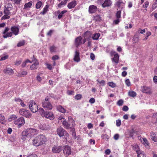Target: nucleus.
<instances>
[{
    "label": "nucleus",
    "instance_id": "obj_2",
    "mask_svg": "<svg viewBox=\"0 0 157 157\" xmlns=\"http://www.w3.org/2000/svg\"><path fill=\"white\" fill-rule=\"evenodd\" d=\"M20 114L27 118H30L32 117V114L28 110L24 109H22L19 111Z\"/></svg>",
    "mask_w": 157,
    "mask_h": 157
},
{
    "label": "nucleus",
    "instance_id": "obj_35",
    "mask_svg": "<svg viewBox=\"0 0 157 157\" xmlns=\"http://www.w3.org/2000/svg\"><path fill=\"white\" fill-rule=\"evenodd\" d=\"M135 131L134 129H132L129 132V135L130 137L133 138L134 136Z\"/></svg>",
    "mask_w": 157,
    "mask_h": 157
},
{
    "label": "nucleus",
    "instance_id": "obj_61",
    "mask_svg": "<svg viewBox=\"0 0 157 157\" xmlns=\"http://www.w3.org/2000/svg\"><path fill=\"white\" fill-rule=\"evenodd\" d=\"M89 102L91 103H93L95 102V100L94 98H91L90 99Z\"/></svg>",
    "mask_w": 157,
    "mask_h": 157
},
{
    "label": "nucleus",
    "instance_id": "obj_53",
    "mask_svg": "<svg viewBox=\"0 0 157 157\" xmlns=\"http://www.w3.org/2000/svg\"><path fill=\"white\" fill-rule=\"evenodd\" d=\"M9 6L7 7L5 9L7 10L8 11H10L12 9V6L11 5H9Z\"/></svg>",
    "mask_w": 157,
    "mask_h": 157
},
{
    "label": "nucleus",
    "instance_id": "obj_51",
    "mask_svg": "<svg viewBox=\"0 0 157 157\" xmlns=\"http://www.w3.org/2000/svg\"><path fill=\"white\" fill-rule=\"evenodd\" d=\"M50 50L51 52H55L56 50V48L54 46H52L50 47Z\"/></svg>",
    "mask_w": 157,
    "mask_h": 157
},
{
    "label": "nucleus",
    "instance_id": "obj_30",
    "mask_svg": "<svg viewBox=\"0 0 157 157\" xmlns=\"http://www.w3.org/2000/svg\"><path fill=\"white\" fill-rule=\"evenodd\" d=\"M33 2L30 1L29 2L25 4L24 6V9H27L28 8H30L32 5Z\"/></svg>",
    "mask_w": 157,
    "mask_h": 157
},
{
    "label": "nucleus",
    "instance_id": "obj_45",
    "mask_svg": "<svg viewBox=\"0 0 157 157\" xmlns=\"http://www.w3.org/2000/svg\"><path fill=\"white\" fill-rule=\"evenodd\" d=\"M94 20L96 21H100L101 19L99 15H96L94 17Z\"/></svg>",
    "mask_w": 157,
    "mask_h": 157
},
{
    "label": "nucleus",
    "instance_id": "obj_34",
    "mask_svg": "<svg viewBox=\"0 0 157 157\" xmlns=\"http://www.w3.org/2000/svg\"><path fill=\"white\" fill-rule=\"evenodd\" d=\"M3 34V37L4 38H6L8 37H11L12 35V33L11 32L8 33H6L5 34Z\"/></svg>",
    "mask_w": 157,
    "mask_h": 157
},
{
    "label": "nucleus",
    "instance_id": "obj_22",
    "mask_svg": "<svg viewBox=\"0 0 157 157\" xmlns=\"http://www.w3.org/2000/svg\"><path fill=\"white\" fill-rule=\"evenodd\" d=\"M39 62L36 61L33 63V64L30 66V68L31 70H35L37 69L38 67Z\"/></svg>",
    "mask_w": 157,
    "mask_h": 157
},
{
    "label": "nucleus",
    "instance_id": "obj_14",
    "mask_svg": "<svg viewBox=\"0 0 157 157\" xmlns=\"http://www.w3.org/2000/svg\"><path fill=\"white\" fill-rule=\"evenodd\" d=\"M11 30L12 31L11 32L12 33V34L13 33L15 35H17L19 33V29L16 26H12L11 28Z\"/></svg>",
    "mask_w": 157,
    "mask_h": 157
},
{
    "label": "nucleus",
    "instance_id": "obj_48",
    "mask_svg": "<svg viewBox=\"0 0 157 157\" xmlns=\"http://www.w3.org/2000/svg\"><path fill=\"white\" fill-rule=\"evenodd\" d=\"M108 85L114 88L116 86V84L113 82H110L108 83Z\"/></svg>",
    "mask_w": 157,
    "mask_h": 157
},
{
    "label": "nucleus",
    "instance_id": "obj_17",
    "mask_svg": "<svg viewBox=\"0 0 157 157\" xmlns=\"http://www.w3.org/2000/svg\"><path fill=\"white\" fill-rule=\"evenodd\" d=\"M76 2L75 1H72L68 4L67 5V7L69 9L74 8L76 6Z\"/></svg>",
    "mask_w": 157,
    "mask_h": 157
},
{
    "label": "nucleus",
    "instance_id": "obj_3",
    "mask_svg": "<svg viewBox=\"0 0 157 157\" xmlns=\"http://www.w3.org/2000/svg\"><path fill=\"white\" fill-rule=\"evenodd\" d=\"M57 134L60 137H61L65 136L66 138L69 136V134L67 132L62 128L59 127L57 129Z\"/></svg>",
    "mask_w": 157,
    "mask_h": 157
},
{
    "label": "nucleus",
    "instance_id": "obj_63",
    "mask_svg": "<svg viewBox=\"0 0 157 157\" xmlns=\"http://www.w3.org/2000/svg\"><path fill=\"white\" fill-rule=\"evenodd\" d=\"M90 58L92 60H94L95 59L94 55L93 53H91L90 55Z\"/></svg>",
    "mask_w": 157,
    "mask_h": 157
},
{
    "label": "nucleus",
    "instance_id": "obj_32",
    "mask_svg": "<svg viewBox=\"0 0 157 157\" xmlns=\"http://www.w3.org/2000/svg\"><path fill=\"white\" fill-rule=\"evenodd\" d=\"M0 123L4 124L6 123L5 118L4 116L0 114Z\"/></svg>",
    "mask_w": 157,
    "mask_h": 157
},
{
    "label": "nucleus",
    "instance_id": "obj_25",
    "mask_svg": "<svg viewBox=\"0 0 157 157\" xmlns=\"http://www.w3.org/2000/svg\"><path fill=\"white\" fill-rule=\"evenodd\" d=\"M27 73L26 71H23L18 72L17 76L19 77H24L27 75Z\"/></svg>",
    "mask_w": 157,
    "mask_h": 157
},
{
    "label": "nucleus",
    "instance_id": "obj_16",
    "mask_svg": "<svg viewBox=\"0 0 157 157\" xmlns=\"http://www.w3.org/2000/svg\"><path fill=\"white\" fill-rule=\"evenodd\" d=\"M115 6L119 8H122L124 6V3L122 0H118L115 4Z\"/></svg>",
    "mask_w": 157,
    "mask_h": 157
},
{
    "label": "nucleus",
    "instance_id": "obj_4",
    "mask_svg": "<svg viewBox=\"0 0 157 157\" xmlns=\"http://www.w3.org/2000/svg\"><path fill=\"white\" fill-rule=\"evenodd\" d=\"M29 107L30 110L33 113H36L38 110V106L36 105L35 102H33V100L29 101Z\"/></svg>",
    "mask_w": 157,
    "mask_h": 157
},
{
    "label": "nucleus",
    "instance_id": "obj_31",
    "mask_svg": "<svg viewBox=\"0 0 157 157\" xmlns=\"http://www.w3.org/2000/svg\"><path fill=\"white\" fill-rule=\"evenodd\" d=\"M3 72L4 73L6 74H9L10 73H13V70L12 69L8 68L6 69H4L3 70Z\"/></svg>",
    "mask_w": 157,
    "mask_h": 157
},
{
    "label": "nucleus",
    "instance_id": "obj_15",
    "mask_svg": "<svg viewBox=\"0 0 157 157\" xmlns=\"http://www.w3.org/2000/svg\"><path fill=\"white\" fill-rule=\"evenodd\" d=\"M97 7L94 5H90L89 8V12L90 13H94L97 10Z\"/></svg>",
    "mask_w": 157,
    "mask_h": 157
},
{
    "label": "nucleus",
    "instance_id": "obj_38",
    "mask_svg": "<svg viewBox=\"0 0 157 157\" xmlns=\"http://www.w3.org/2000/svg\"><path fill=\"white\" fill-rule=\"evenodd\" d=\"M67 12L66 10H64L62 11L59 14L58 16V18L59 19H61L63 16V15Z\"/></svg>",
    "mask_w": 157,
    "mask_h": 157
},
{
    "label": "nucleus",
    "instance_id": "obj_39",
    "mask_svg": "<svg viewBox=\"0 0 157 157\" xmlns=\"http://www.w3.org/2000/svg\"><path fill=\"white\" fill-rule=\"evenodd\" d=\"M68 1V0H65L64 1H62L58 5V7H61L62 5H65L67 3Z\"/></svg>",
    "mask_w": 157,
    "mask_h": 157
},
{
    "label": "nucleus",
    "instance_id": "obj_56",
    "mask_svg": "<svg viewBox=\"0 0 157 157\" xmlns=\"http://www.w3.org/2000/svg\"><path fill=\"white\" fill-rule=\"evenodd\" d=\"M8 57V55H6L4 56H2L1 59H0V60H6L7 59Z\"/></svg>",
    "mask_w": 157,
    "mask_h": 157
},
{
    "label": "nucleus",
    "instance_id": "obj_6",
    "mask_svg": "<svg viewBox=\"0 0 157 157\" xmlns=\"http://www.w3.org/2000/svg\"><path fill=\"white\" fill-rule=\"evenodd\" d=\"M26 131L30 137L36 134L38 132V131L36 129H27Z\"/></svg>",
    "mask_w": 157,
    "mask_h": 157
},
{
    "label": "nucleus",
    "instance_id": "obj_20",
    "mask_svg": "<svg viewBox=\"0 0 157 157\" xmlns=\"http://www.w3.org/2000/svg\"><path fill=\"white\" fill-rule=\"evenodd\" d=\"M22 137L21 139L23 140H25L27 138H29L30 137L28 136V134L27 132L26 131H23L22 132Z\"/></svg>",
    "mask_w": 157,
    "mask_h": 157
},
{
    "label": "nucleus",
    "instance_id": "obj_54",
    "mask_svg": "<svg viewBox=\"0 0 157 157\" xmlns=\"http://www.w3.org/2000/svg\"><path fill=\"white\" fill-rule=\"evenodd\" d=\"M125 82L126 85L128 86H129L131 85V83L130 82V80L129 79H126L125 81Z\"/></svg>",
    "mask_w": 157,
    "mask_h": 157
},
{
    "label": "nucleus",
    "instance_id": "obj_36",
    "mask_svg": "<svg viewBox=\"0 0 157 157\" xmlns=\"http://www.w3.org/2000/svg\"><path fill=\"white\" fill-rule=\"evenodd\" d=\"M71 132L72 133L73 138L74 139H76L77 137L75 128H72L71 130Z\"/></svg>",
    "mask_w": 157,
    "mask_h": 157
},
{
    "label": "nucleus",
    "instance_id": "obj_37",
    "mask_svg": "<svg viewBox=\"0 0 157 157\" xmlns=\"http://www.w3.org/2000/svg\"><path fill=\"white\" fill-rule=\"evenodd\" d=\"M100 36V35L99 33L94 34L93 36H92V38L94 40H97L98 39Z\"/></svg>",
    "mask_w": 157,
    "mask_h": 157
},
{
    "label": "nucleus",
    "instance_id": "obj_19",
    "mask_svg": "<svg viewBox=\"0 0 157 157\" xmlns=\"http://www.w3.org/2000/svg\"><path fill=\"white\" fill-rule=\"evenodd\" d=\"M63 125L64 127L67 129H68L71 128V124L66 120H64L63 122Z\"/></svg>",
    "mask_w": 157,
    "mask_h": 157
},
{
    "label": "nucleus",
    "instance_id": "obj_60",
    "mask_svg": "<svg viewBox=\"0 0 157 157\" xmlns=\"http://www.w3.org/2000/svg\"><path fill=\"white\" fill-rule=\"evenodd\" d=\"M21 60H19L16 61L15 62V65L17 66H18L21 64Z\"/></svg>",
    "mask_w": 157,
    "mask_h": 157
},
{
    "label": "nucleus",
    "instance_id": "obj_23",
    "mask_svg": "<svg viewBox=\"0 0 157 157\" xmlns=\"http://www.w3.org/2000/svg\"><path fill=\"white\" fill-rule=\"evenodd\" d=\"M111 4L112 2L110 0H105L102 4V6L104 7L106 6H109L111 5Z\"/></svg>",
    "mask_w": 157,
    "mask_h": 157
},
{
    "label": "nucleus",
    "instance_id": "obj_58",
    "mask_svg": "<svg viewBox=\"0 0 157 157\" xmlns=\"http://www.w3.org/2000/svg\"><path fill=\"white\" fill-rule=\"evenodd\" d=\"M119 135L118 134H115L114 136V138L116 140H117L119 139Z\"/></svg>",
    "mask_w": 157,
    "mask_h": 157
},
{
    "label": "nucleus",
    "instance_id": "obj_55",
    "mask_svg": "<svg viewBox=\"0 0 157 157\" xmlns=\"http://www.w3.org/2000/svg\"><path fill=\"white\" fill-rule=\"evenodd\" d=\"M121 121L120 120H118L116 121V125L118 126H120L121 125Z\"/></svg>",
    "mask_w": 157,
    "mask_h": 157
},
{
    "label": "nucleus",
    "instance_id": "obj_46",
    "mask_svg": "<svg viewBox=\"0 0 157 157\" xmlns=\"http://www.w3.org/2000/svg\"><path fill=\"white\" fill-rule=\"evenodd\" d=\"M121 11H118L116 13V17L117 19H119L121 17Z\"/></svg>",
    "mask_w": 157,
    "mask_h": 157
},
{
    "label": "nucleus",
    "instance_id": "obj_10",
    "mask_svg": "<svg viewBox=\"0 0 157 157\" xmlns=\"http://www.w3.org/2000/svg\"><path fill=\"white\" fill-rule=\"evenodd\" d=\"M39 128L42 130H48L51 128V126L48 124H40L38 125Z\"/></svg>",
    "mask_w": 157,
    "mask_h": 157
},
{
    "label": "nucleus",
    "instance_id": "obj_40",
    "mask_svg": "<svg viewBox=\"0 0 157 157\" xmlns=\"http://www.w3.org/2000/svg\"><path fill=\"white\" fill-rule=\"evenodd\" d=\"M128 95L131 97H134L136 96V93L134 91H131L128 92Z\"/></svg>",
    "mask_w": 157,
    "mask_h": 157
},
{
    "label": "nucleus",
    "instance_id": "obj_57",
    "mask_svg": "<svg viewBox=\"0 0 157 157\" xmlns=\"http://www.w3.org/2000/svg\"><path fill=\"white\" fill-rule=\"evenodd\" d=\"M128 109V107L126 105L124 106L122 108V110L124 111H126Z\"/></svg>",
    "mask_w": 157,
    "mask_h": 157
},
{
    "label": "nucleus",
    "instance_id": "obj_33",
    "mask_svg": "<svg viewBox=\"0 0 157 157\" xmlns=\"http://www.w3.org/2000/svg\"><path fill=\"white\" fill-rule=\"evenodd\" d=\"M48 7L49 6L48 5H46L44 8L43 11L40 12V14L43 15L45 14L48 11Z\"/></svg>",
    "mask_w": 157,
    "mask_h": 157
},
{
    "label": "nucleus",
    "instance_id": "obj_28",
    "mask_svg": "<svg viewBox=\"0 0 157 157\" xmlns=\"http://www.w3.org/2000/svg\"><path fill=\"white\" fill-rule=\"evenodd\" d=\"M83 36L86 39L89 40L91 36V33L90 32L86 31L84 33Z\"/></svg>",
    "mask_w": 157,
    "mask_h": 157
},
{
    "label": "nucleus",
    "instance_id": "obj_11",
    "mask_svg": "<svg viewBox=\"0 0 157 157\" xmlns=\"http://www.w3.org/2000/svg\"><path fill=\"white\" fill-rule=\"evenodd\" d=\"M45 114L44 117L46 118L49 119L51 120H53L54 119V117L52 113L50 112H45Z\"/></svg>",
    "mask_w": 157,
    "mask_h": 157
},
{
    "label": "nucleus",
    "instance_id": "obj_27",
    "mask_svg": "<svg viewBox=\"0 0 157 157\" xmlns=\"http://www.w3.org/2000/svg\"><path fill=\"white\" fill-rule=\"evenodd\" d=\"M150 134L151 139L154 142H156L157 141V139L156 137L155 134L153 132H151Z\"/></svg>",
    "mask_w": 157,
    "mask_h": 157
},
{
    "label": "nucleus",
    "instance_id": "obj_5",
    "mask_svg": "<svg viewBox=\"0 0 157 157\" xmlns=\"http://www.w3.org/2000/svg\"><path fill=\"white\" fill-rule=\"evenodd\" d=\"M25 123L24 118L21 117L18 118L16 120L14 121V123L15 124L17 125L19 127L23 125Z\"/></svg>",
    "mask_w": 157,
    "mask_h": 157
},
{
    "label": "nucleus",
    "instance_id": "obj_8",
    "mask_svg": "<svg viewBox=\"0 0 157 157\" xmlns=\"http://www.w3.org/2000/svg\"><path fill=\"white\" fill-rule=\"evenodd\" d=\"M63 153L66 156H67L71 153V148L68 146H64L63 147Z\"/></svg>",
    "mask_w": 157,
    "mask_h": 157
},
{
    "label": "nucleus",
    "instance_id": "obj_18",
    "mask_svg": "<svg viewBox=\"0 0 157 157\" xmlns=\"http://www.w3.org/2000/svg\"><path fill=\"white\" fill-rule=\"evenodd\" d=\"M82 38L80 36L77 37L75 40V44L77 47L82 43Z\"/></svg>",
    "mask_w": 157,
    "mask_h": 157
},
{
    "label": "nucleus",
    "instance_id": "obj_41",
    "mask_svg": "<svg viewBox=\"0 0 157 157\" xmlns=\"http://www.w3.org/2000/svg\"><path fill=\"white\" fill-rule=\"evenodd\" d=\"M143 140V142H142L143 144L145 146H148V142L146 138H144L143 139H142Z\"/></svg>",
    "mask_w": 157,
    "mask_h": 157
},
{
    "label": "nucleus",
    "instance_id": "obj_64",
    "mask_svg": "<svg viewBox=\"0 0 157 157\" xmlns=\"http://www.w3.org/2000/svg\"><path fill=\"white\" fill-rule=\"evenodd\" d=\"M26 157H37V156L35 154H32Z\"/></svg>",
    "mask_w": 157,
    "mask_h": 157
},
{
    "label": "nucleus",
    "instance_id": "obj_49",
    "mask_svg": "<svg viewBox=\"0 0 157 157\" xmlns=\"http://www.w3.org/2000/svg\"><path fill=\"white\" fill-rule=\"evenodd\" d=\"M151 33L150 32H148L147 33H146V35H147V36H146L145 37V38L143 39V40H147V38L150 35H151Z\"/></svg>",
    "mask_w": 157,
    "mask_h": 157
},
{
    "label": "nucleus",
    "instance_id": "obj_50",
    "mask_svg": "<svg viewBox=\"0 0 157 157\" xmlns=\"http://www.w3.org/2000/svg\"><path fill=\"white\" fill-rule=\"evenodd\" d=\"M82 98V95L80 94H77L75 96V99L77 100L80 99Z\"/></svg>",
    "mask_w": 157,
    "mask_h": 157
},
{
    "label": "nucleus",
    "instance_id": "obj_42",
    "mask_svg": "<svg viewBox=\"0 0 157 157\" xmlns=\"http://www.w3.org/2000/svg\"><path fill=\"white\" fill-rule=\"evenodd\" d=\"M43 5L41 1H39L36 5V9L40 8Z\"/></svg>",
    "mask_w": 157,
    "mask_h": 157
},
{
    "label": "nucleus",
    "instance_id": "obj_9",
    "mask_svg": "<svg viewBox=\"0 0 157 157\" xmlns=\"http://www.w3.org/2000/svg\"><path fill=\"white\" fill-rule=\"evenodd\" d=\"M63 150L62 146H54L52 148V151L54 153H59Z\"/></svg>",
    "mask_w": 157,
    "mask_h": 157
},
{
    "label": "nucleus",
    "instance_id": "obj_12",
    "mask_svg": "<svg viewBox=\"0 0 157 157\" xmlns=\"http://www.w3.org/2000/svg\"><path fill=\"white\" fill-rule=\"evenodd\" d=\"M74 60L77 62H79L80 60L79 57V51L77 50L75 51Z\"/></svg>",
    "mask_w": 157,
    "mask_h": 157
},
{
    "label": "nucleus",
    "instance_id": "obj_43",
    "mask_svg": "<svg viewBox=\"0 0 157 157\" xmlns=\"http://www.w3.org/2000/svg\"><path fill=\"white\" fill-rule=\"evenodd\" d=\"M25 44V41L24 40L20 41L17 44V46L18 47H21L24 45Z\"/></svg>",
    "mask_w": 157,
    "mask_h": 157
},
{
    "label": "nucleus",
    "instance_id": "obj_21",
    "mask_svg": "<svg viewBox=\"0 0 157 157\" xmlns=\"http://www.w3.org/2000/svg\"><path fill=\"white\" fill-rule=\"evenodd\" d=\"M113 61L114 62L116 63L117 64L119 63V56L117 53H116L114 55V57L112 59Z\"/></svg>",
    "mask_w": 157,
    "mask_h": 157
},
{
    "label": "nucleus",
    "instance_id": "obj_1",
    "mask_svg": "<svg viewBox=\"0 0 157 157\" xmlns=\"http://www.w3.org/2000/svg\"><path fill=\"white\" fill-rule=\"evenodd\" d=\"M46 141L45 136L41 134L36 136L33 140V145L38 146L43 145Z\"/></svg>",
    "mask_w": 157,
    "mask_h": 157
},
{
    "label": "nucleus",
    "instance_id": "obj_44",
    "mask_svg": "<svg viewBox=\"0 0 157 157\" xmlns=\"http://www.w3.org/2000/svg\"><path fill=\"white\" fill-rule=\"evenodd\" d=\"M97 82L100 84L101 86H104L105 84V81L104 80H102L101 81H99V79H97Z\"/></svg>",
    "mask_w": 157,
    "mask_h": 157
},
{
    "label": "nucleus",
    "instance_id": "obj_29",
    "mask_svg": "<svg viewBox=\"0 0 157 157\" xmlns=\"http://www.w3.org/2000/svg\"><path fill=\"white\" fill-rule=\"evenodd\" d=\"M40 114V115L42 116V117H44V116L45 115V112H44V109L42 108H40L38 110Z\"/></svg>",
    "mask_w": 157,
    "mask_h": 157
},
{
    "label": "nucleus",
    "instance_id": "obj_7",
    "mask_svg": "<svg viewBox=\"0 0 157 157\" xmlns=\"http://www.w3.org/2000/svg\"><path fill=\"white\" fill-rule=\"evenodd\" d=\"M42 106L44 109L48 110H51L52 108V105L49 101H44L43 102Z\"/></svg>",
    "mask_w": 157,
    "mask_h": 157
},
{
    "label": "nucleus",
    "instance_id": "obj_62",
    "mask_svg": "<svg viewBox=\"0 0 157 157\" xmlns=\"http://www.w3.org/2000/svg\"><path fill=\"white\" fill-rule=\"evenodd\" d=\"M101 137L103 139L106 138L108 139L109 138L108 136L106 134H102L101 136Z\"/></svg>",
    "mask_w": 157,
    "mask_h": 157
},
{
    "label": "nucleus",
    "instance_id": "obj_47",
    "mask_svg": "<svg viewBox=\"0 0 157 157\" xmlns=\"http://www.w3.org/2000/svg\"><path fill=\"white\" fill-rule=\"evenodd\" d=\"M123 102L124 101L122 99H120L117 102V104L119 106H121L123 105Z\"/></svg>",
    "mask_w": 157,
    "mask_h": 157
},
{
    "label": "nucleus",
    "instance_id": "obj_26",
    "mask_svg": "<svg viewBox=\"0 0 157 157\" xmlns=\"http://www.w3.org/2000/svg\"><path fill=\"white\" fill-rule=\"evenodd\" d=\"M57 110L62 113H64L66 112L65 109L61 105H59L57 106Z\"/></svg>",
    "mask_w": 157,
    "mask_h": 157
},
{
    "label": "nucleus",
    "instance_id": "obj_52",
    "mask_svg": "<svg viewBox=\"0 0 157 157\" xmlns=\"http://www.w3.org/2000/svg\"><path fill=\"white\" fill-rule=\"evenodd\" d=\"M9 15L7 14H5V15L2 17V19H5L9 18L10 17L9 16Z\"/></svg>",
    "mask_w": 157,
    "mask_h": 157
},
{
    "label": "nucleus",
    "instance_id": "obj_59",
    "mask_svg": "<svg viewBox=\"0 0 157 157\" xmlns=\"http://www.w3.org/2000/svg\"><path fill=\"white\" fill-rule=\"evenodd\" d=\"M145 4H144L143 6L144 8H147L148 7L149 4V2H146L144 3Z\"/></svg>",
    "mask_w": 157,
    "mask_h": 157
},
{
    "label": "nucleus",
    "instance_id": "obj_24",
    "mask_svg": "<svg viewBox=\"0 0 157 157\" xmlns=\"http://www.w3.org/2000/svg\"><path fill=\"white\" fill-rule=\"evenodd\" d=\"M136 152L138 154V157H141V156L146 157V155L143 151H141L140 150H136Z\"/></svg>",
    "mask_w": 157,
    "mask_h": 157
},
{
    "label": "nucleus",
    "instance_id": "obj_13",
    "mask_svg": "<svg viewBox=\"0 0 157 157\" xmlns=\"http://www.w3.org/2000/svg\"><path fill=\"white\" fill-rule=\"evenodd\" d=\"M141 91L144 93H146L147 94H150L151 93V89L148 87L143 86L141 87Z\"/></svg>",
    "mask_w": 157,
    "mask_h": 157
}]
</instances>
